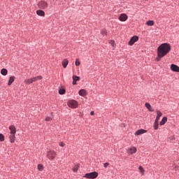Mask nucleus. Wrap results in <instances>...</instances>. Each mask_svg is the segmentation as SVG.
<instances>
[{
    "label": "nucleus",
    "instance_id": "nucleus-1",
    "mask_svg": "<svg viewBox=\"0 0 179 179\" xmlns=\"http://www.w3.org/2000/svg\"><path fill=\"white\" fill-rule=\"evenodd\" d=\"M171 45L169 43H162L157 48V55L164 57L171 52Z\"/></svg>",
    "mask_w": 179,
    "mask_h": 179
},
{
    "label": "nucleus",
    "instance_id": "nucleus-2",
    "mask_svg": "<svg viewBox=\"0 0 179 179\" xmlns=\"http://www.w3.org/2000/svg\"><path fill=\"white\" fill-rule=\"evenodd\" d=\"M99 176L98 172H90L88 173H86L85 176H84V178H88V179H95Z\"/></svg>",
    "mask_w": 179,
    "mask_h": 179
},
{
    "label": "nucleus",
    "instance_id": "nucleus-3",
    "mask_svg": "<svg viewBox=\"0 0 179 179\" xmlns=\"http://www.w3.org/2000/svg\"><path fill=\"white\" fill-rule=\"evenodd\" d=\"M38 8L41 10H46L48 8V3L47 1H41L38 3Z\"/></svg>",
    "mask_w": 179,
    "mask_h": 179
},
{
    "label": "nucleus",
    "instance_id": "nucleus-4",
    "mask_svg": "<svg viewBox=\"0 0 179 179\" xmlns=\"http://www.w3.org/2000/svg\"><path fill=\"white\" fill-rule=\"evenodd\" d=\"M68 106L71 108H77L78 106V102L76 100H71L68 102Z\"/></svg>",
    "mask_w": 179,
    "mask_h": 179
},
{
    "label": "nucleus",
    "instance_id": "nucleus-5",
    "mask_svg": "<svg viewBox=\"0 0 179 179\" xmlns=\"http://www.w3.org/2000/svg\"><path fill=\"white\" fill-rule=\"evenodd\" d=\"M46 156L48 157V159L50 161H52L55 159L56 157V152L55 151H48L46 154Z\"/></svg>",
    "mask_w": 179,
    "mask_h": 179
},
{
    "label": "nucleus",
    "instance_id": "nucleus-6",
    "mask_svg": "<svg viewBox=\"0 0 179 179\" xmlns=\"http://www.w3.org/2000/svg\"><path fill=\"white\" fill-rule=\"evenodd\" d=\"M136 41H138V36H132L131 40H129V45L132 46L134 44H135V43H136Z\"/></svg>",
    "mask_w": 179,
    "mask_h": 179
},
{
    "label": "nucleus",
    "instance_id": "nucleus-7",
    "mask_svg": "<svg viewBox=\"0 0 179 179\" xmlns=\"http://www.w3.org/2000/svg\"><path fill=\"white\" fill-rule=\"evenodd\" d=\"M136 152V147H131V148L127 149V154L129 155H133Z\"/></svg>",
    "mask_w": 179,
    "mask_h": 179
},
{
    "label": "nucleus",
    "instance_id": "nucleus-8",
    "mask_svg": "<svg viewBox=\"0 0 179 179\" xmlns=\"http://www.w3.org/2000/svg\"><path fill=\"white\" fill-rule=\"evenodd\" d=\"M170 69H171L173 72H178L179 73V67L177 65L171 64L170 66Z\"/></svg>",
    "mask_w": 179,
    "mask_h": 179
},
{
    "label": "nucleus",
    "instance_id": "nucleus-9",
    "mask_svg": "<svg viewBox=\"0 0 179 179\" xmlns=\"http://www.w3.org/2000/svg\"><path fill=\"white\" fill-rule=\"evenodd\" d=\"M128 19V16L126 14H121L119 17V20L121 22H125Z\"/></svg>",
    "mask_w": 179,
    "mask_h": 179
},
{
    "label": "nucleus",
    "instance_id": "nucleus-10",
    "mask_svg": "<svg viewBox=\"0 0 179 179\" xmlns=\"http://www.w3.org/2000/svg\"><path fill=\"white\" fill-rule=\"evenodd\" d=\"M157 117L155 122H159L160 120V117L163 115V113L160 110H156Z\"/></svg>",
    "mask_w": 179,
    "mask_h": 179
},
{
    "label": "nucleus",
    "instance_id": "nucleus-11",
    "mask_svg": "<svg viewBox=\"0 0 179 179\" xmlns=\"http://www.w3.org/2000/svg\"><path fill=\"white\" fill-rule=\"evenodd\" d=\"M146 132H148L147 130H145V129H139V130H137L136 133H134V135L136 136H140L143 134H145Z\"/></svg>",
    "mask_w": 179,
    "mask_h": 179
},
{
    "label": "nucleus",
    "instance_id": "nucleus-12",
    "mask_svg": "<svg viewBox=\"0 0 179 179\" xmlns=\"http://www.w3.org/2000/svg\"><path fill=\"white\" fill-rule=\"evenodd\" d=\"M8 129L10 131V134H15L16 129H15V126L10 125Z\"/></svg>",
    "mask_w": 179,
    "mask_h": 179
},
{
    "label": "nucleus",
    "instance_id": "nucleus-13",
    "mask_svg": "<svg viewBox=\"0 0 179 179\" xmlns=\"http://www.w3.org/2000/svg\"><path fill=\"white\" fill-rule=\"evenodd\" d=\"M8 138H9V139H10V143H15V134H10V136H9Z\"/></svg>",
    "mask_w": 179,
    "mask_h": 179
},
{
    "label": "nucleus",
    "instance_id": "nucleus-14",
    "mask_svg": "<svg viewBox=\"0 0 179 179\" xmlns=\"http://www.w3.org/2000/svg\"><path fill=\"white\" fill-rule=\"evenodd\" d=\"M15 77L14 76H10V80H8V85L10 86L13 81H15Z\"/></svg>",
    "mask_w": 179,
    "mask_h": 179
},
{
    "label": "nucleus",
    "instance_id": "nucleus-15",
    "mask_svg": "<svg viewBox=\"0 0 179 179\" xmlns=\"http://www.w3.org/2000/svg\"><path fill=\"white\" fill-rule=\"evenodd\" d=\"M36 15L43 17L45 16V12L43 10H36Z\"/></svg>",
    "mask_w": 179,
    "mask_h": 179
},
{
    "label": "nucleus",
    "instance_id": "nucleus-16",
    "mask_svg": "<svg viewBox=\"0 0 179 179\" xmlns=\"http://www.w3.org/2000/svg\"><path fill=\"white\" fill-rule=\"evenodd\" d=\"M69 61L68 59H64L63 62H62V65L63 66L64 69H66L68 66Z\"/></svg>",
    "mask_w": 179,
    "mask_h": 179
},
{
    "label": "nucleus",
    "instance_id": "nucleus-17",
    "mask_svg": "<svg viewBox=\"0 0 179 179\" xmlns=\"http://www.w3.org/2000/svg\"><path fill=\"white\" fill-rule=\"evenodd\" d=\"M42 76H38L34 78H31V79H32V80H34V82L38 81V80H42Z\"/></svg>",
    "mask_w": 179,
    "mask_h": 179
},
{
    "label": "nucleus",
    "instance_id": "nucleus-18",
    "mask_svg": "<svg viewBox=\"0 0 179 179\" xmlns=\"http://www.w3.org/2000/svg\"><path fill=\"white\" fill-rule=\"evenodd\" d=\"M78 94H79V96H86V91L85 90L81 89L80 91H79Z\"/></svg>",
    "mask_w": 179,
    "mask_h": 179
},
{
    "label": "nucleus",
    "instance_id": "nucleus-19",
    "mask_svg": "<svg viewBox=\"0 0 179 179\" xmlns=\"http://www.w3.org/2000/svg\"><path fill=\"white\" fill-rule=\"evenodd\" d=\"M24 83H25L26 85H31V84L35 83V81H34L31 78H30V79L25 80V81H24Z\"/></svg>",
    "mask_w": 179,
    "mask_h": 179
},
{
    "label": "nucleus",
    "instance_id": "nucleus-20",
    "mask_svg": "<svg viewBox=\"0 0 179 179\" xmlns=\"http://www.w3.org/2000/svg\"><path fill=\"white\" fill-rule=\"evenodd\" d=\"M166 122H167V117H162L161 122H159V125H161V126L164 125V124H166Z\"/></svg>",
    "mask_w": 179,
    "mask_h": 179
},
{
    "label": "nucleus",
    "instance_id": "nucleus-21",
    "mask_svg": "<svg viewBox=\"0 0 179 179\" xmlns=\"http://www.w3.org/2000/svg\"><path fill=\"white\" fill-rule=\"evenodd\" d=\"M145 107H146L147 109H148L149 111L152 112L153 110H152V106L150 103H145Z\"/></svg>",
    "mask_w": 179,
    "mask_h": 179
},
{
    "label": "nucleus",
    "instance_id": "nucleus-22",
    "mask_svg": "<svg viewBox=\"0 0 179 179\" xmlns=\"http://www.w3.org/2000/svg\"><path fill=\"white\" fill-rule=\"evenodd\" d=\"M1 74L3 76H7L8 70L6 69H2V70H1Z\"/></svg>",
    "mask_w": 179,
    "mask_h": 179
},
{
    "label": "nucleus",
    "instance_id": "nucleus-23",
    "mask_svg": "<svg viewBox=\"0 0 179 179\" xmlns=\"http://www.w3.org/2000/svg\"><path fill=\"white\" fill-rule=\"evenodd\" d=\"M78 168H80V165H79V164L74 165V167H73V171L74 173L78 172Z\"/></svg>",
    "mask_w": 179,
    "mask_h": 179
},
{
    "label": "nucleus",
    "instance_id": "nucleus-24",
    "mask_svg": "<svg viewBox=\"0 0 179 179\" xmlns=\"http://www.w3.org/2000/svg\"><path fill=\"white\" fill-rule=\"evenodd\" d=\"M158 127H159V122L158 121H155L154 126H153L155 130H157Z\"/></svg>",
    "mask_w": 179,
    "mask_h": 179
},
{
    "label": "nucleus",
    "instance_id": "nucleus-25",
    "mask_svg": "<svg viewBox=\"0 0 179 179\" xmlns=\"http://www.w3.org/2000/svg\"><path fill=\"white\" fill-rule=\"evenodd\" d=\"M147 26L152 27L154 25V21L153 20H149L146 22Z\"/></svg>",
    "mask_w": 179,
    "mask_h": 179
},
{
    "label": "nucleus",
    "instance_id": "nucleus-26",
    "mask_svg": "<svg viewBox=\"0 0 179 179\" xmlns=\"http://www.w3.org/2000/svg\"><path fill=\"white\" fill-rule=\"evenodd\" d=\"M138 169H139V171H140V173H141V176H144V169H143V167L140 166L138 167Z\"/></svg>",
    "mask_w": 179,
    "mask_h": 179
},
{
    "label": "nucleus",
    "instance_id": "nucleus-27",
    "mask_svg": "<svg viewBox=\"0 0 179 179\" xmlns=\"http://www.w3.org/2000/svg\"><path fill=\"white\" fill-rule=\"evenodd\" d=\"M101 34L102 36H107L108 35V32L105 29H102L101 31Z\"/></svg>",
    "mask_w": 179,
    "mask_h": 179
},
{
    "label": "nucleus",
    "instance_id": "nucleus-28",
    "mask_svg": "<svg viewBox=\"0 0 179 179\" xmlns=\"http://www.w3.org/2000/svg\"><path fill=\"white\" fill-rule=\"evenodd\" d=\"M65 92H66L65 89H59V94H61V95L65 94Z\"/></svg>",
    "mask_w": 179,
    "mask_h": 179
},
{
    "label": "nucleus",
    "instance_id": "nucleus-29",
    "mask_svg": "<svg viewBox=\"0 0 179 179\" xmlns=\"http://www.w3.org/2000/svg\"><path fill=\"white\" fill-rule=\"evenodd\" d=\"M73 81H80V78L78 76H73Z\"/></svg>",
    "mask_w": 179,
    "mask_h": 179
},
{
    "label": "nucleus",
    "instance_id": "nucleus-30",
    "mask_svg": "<svg viewBox=\"0 0 179 179\" xmlns=\"http://www.w3.org/2000/svg\"><path fill=\"white\" fill-rule=\"evenodd\" d=\"M38 170L40 171H43V166L42 164H38Z\"/></svg>",
    "mask_w": 179,
    "mask_h": 179
},
{
    "label": "nucleus",
    "instance_id": "nucleus-31",
    "mask_svg": "<svg viewBox=\"0 0 179 179\" xmlns=\"http://www.w3.org/2000/svg\"><path fill=\"white\" fill-rule=\"evenodd\" d=\"M164 56H160L159 55H157V57H156V60L157 61V62H160V60H161V59L162 58V57H164Z\"/></svg>",
    "mask_w": 179,
    "mask_h": 179
},
{
    "label": "nucleus",
    "instance_id": "nucleus-32",
    "mask_svg": "<svg viewBox=\"0 0 179 179\" xmlns=\"http://www.w3.org/2000/svg\"><path fill=\"white\" fill-rule=\"evenodd\" d=\"M80 65V59H76V66H79Z\"/></svg>",
    "mask_w": 179,
    "mask_h": 179
},
{
    "label": "nucleus",
    "instance_id": "nucleus-33",
    "mask_svg": "<svg viewBox=\"0 0 179 179\" xmlns=\"http://www.w3.org/2000/svg\"><path fill=\"white\" fill-rule=\"evenodd\" d=\"M109 44H110L112 47L114 48V46L115 45V42L114 41H109Z\"/></svg>",
    "mask_w": 179,
    "mask_h": 179
},
{
    "label": "nucleus",
    "instance_id": "nucleus-34",
    "mask_svg": "<svg viewBox=\"0 0 179 179\" xmlns=\"http://www.w3.org/2000/svg\"><path fill=\"white\" fill-rule=\"evenodd\" d=\"M0 141H4V136L2 134H0Z\"/></svg>",
    "mask_w": 179,
    "mask_h": 179
},
{
    "label": "nucleus",
    "instance_id": "nucleus-35",
    "mask_svg": "<svg viewBox=\"0 0 179 179\" xmlns=\"http://www.w3.org/2000/svg\"><path fill=\"white\" fill-rule=\"evenodd\" d=\"M65 145H66L65 143H64L63 142L59 143V146H60L62 148L65 147Z\"/></svg>",
    "mask_w": 179,
    "mask_h": 179
},
{
    "label": "nucleus",
    "instance_id": "nucleus-36",
    "mask_svg": "<svg viewBox=\"0 0 179 179\" xmlns=\"http://www.w3.org/2000/svg\"><path fill=\"white\" fill-rule=\"evenodd\" d=\"M108 166H110V164L108 162H106V163L103 164V167L104 168H107Z\"/></svg>",
    "mask_w": 179,
    "mask_h": 179
},
{
    "label": "nucleus",
    "instance_id": "nucleus-37",
    "mask_svg": "<svg viewBox=\"0 0 179 179\" xmlns=\"http://www.w3.org/2000/svg\"><path fill=\"white\" fill-rule=\"evenodd\" d=\"M51 120H52V118L50 117H45V121L46 122L50 121Z\"/></svg>",
    "mask_w": 179,
    "mask_h": 179
},
{
    "label": "nucleus",
    "instance_id": "nucleus-38",
    "mask_svg": "<svg viewBox=\"0 0 179 179\" xmlns=\"http://www.w3.org/2000/svg\"><path fill=\"white\" fill-rule=\"evenodd\" d=\"M121 127H125V124L122 123V124H121Z\"/></svg>",
    "mask_w": 179,
    "mask_h": 179
},
{
    "label": "nucleus",
    "instance_id": "nucleus-39",
    "mask_svg": "<svg viewBox=\"0 0 179 179\" xmlns=\"http://www.w3.org/2000/svg\"><path fill=\"white\" fill-rule=\"evenodd\" d=\"M73 85H76V80H73Z\"/></svg>",
    "mask_w": 179,
    "mask_h": 179
},
{
    "label": "nucleus",
    "instance_id": "nucleus-40",
    "mask_svg": "<svg viewBox=\"0 0 179 179\" xmlns=\"http://www.w3.org/2000/svg\"><path fill=\"white\" fill-rule=\"evenodd\" d=\"M90 115H94V111H91Z\"/></svg>",
    "mask_w": 179,
    "mask_h": 179
},
{
    "label": "nucleus",
    "instance_id": "nucleus-41",
    "mask_svg": "<svg viewBox=\"0 0 179 179\" xmlns=\"http://www.w3.org/2000/svg\"><path fill=\"white\" fill-rule=\"evenodd\" d=\"M170 139H171L172 141H173L174 138H173V137H170Z\"/></svg>",
    "mask_w": 179,
    "mask_h": 179
}]
</instances>
